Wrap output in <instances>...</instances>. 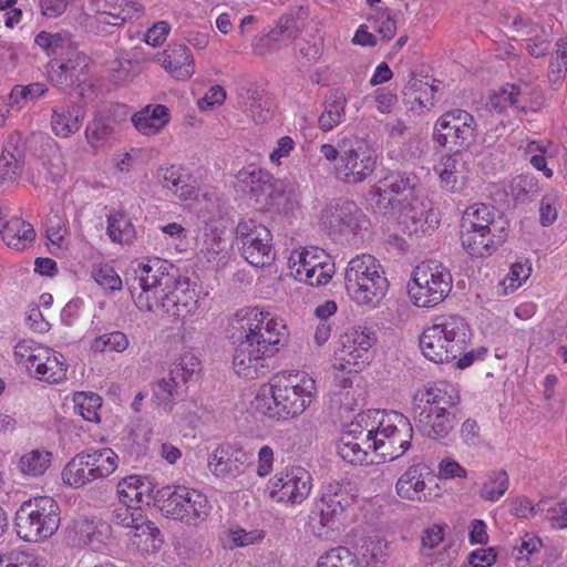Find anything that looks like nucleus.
Masks as SVG:
<instances>
[{"instance_id": "obj_3", "label": "nucleus", "mask_w": 567, "mask_h": 567, "mask_svg": "<svg viewBox=\"0 0 567 567\" xmlns=\"http://www.w3.org/2000/svg\"><path fill=\"white\" fill-rule=\"evenodd\" d=\"M470 340V327L461 316L436 317L423 330L420 349L423 355L435 363H447L460 357Z\"/></svg>"}, {"instance_id": "obj_15", "label": "nucleus", "mask_w": 567, "mask_h": 567, "mask_svg": "<svg viewBox=\"0 0 567 567\" xmlns=\"http://www.w3.org/2000/svg\"><path fill=\"white\" fill-rule=\"evenodd\" d=\"M315 391L316 382L306 372L290 373L275 384L277 403L282 415L292 417L300 415L309 406Z\"/></svg>"}, {"instance_id": "obj_62", "label": "nucleus", "mask_w": 567, "mask_h": 567, "mask_svg": "<svg viewBox=\"0 0 567 567\" xmlns=\"http://www.w3.org/2000/svg\"><path fill=\"white\" fill-rule=\"evenodd\" d=\"M461 437L468 446H478L483 442L480 426L475 420L467 419L463 422Z\"/></svg>"}, {"instance_id": "obj_35", "label": "nucleus", "mask_w": 567, "mask_h": 567, "mask_svg": "<svg viewBox=\"0 0 567 567\" xmlns=\"http://www.w3.org/2000/svg\"><path fill=\"white\" fill-rule=\"evenodd\" d=\"M421 401L425 402L426 408L444 406L447 410L460 402V394L453 384L443 381L426 388L421 393Z\"/></svg>"}, {"instance_id": "obj_1", "label": "nucleus", "mask_w": 567, "mask_h": 567, "mask_svg": "<svg viewBox=\"0 0 567 567\" xmlns=\"http://www.w3.org/2000/svg\"><path fill=\"white\" fill-rule=\"evenodd\" d=\"M135 306L142 311H162L174 319H186L198 307L197 293L178 268L161 258L138 262L125 278Z\"/></svg>"}, {"instance_id": "obj_10", "label": "nucleus", "mask_w": 567, "mask_h": 567, "mask_svg": "<svg viewBox=\"0 0 567 567\" xmlns=\"http://www.w3.org/2000/svg\"><path fill=\"white\" fill-rule=\"evenodd\" d=\"M451 271L441 262H421L412 272L409 296L416 307L432 308L440 305L452 290Z\"/></svg>"}, {"instance_id": "obj_50", "label": "nucleus", "mask_w": 567, "mask_h": 567, "mask_svg": "<svg viewBox=\"0 0 567 567\" xmlns=\"http://www.w3.org/2000/svg\"><path fill=\"white\" fill-rule=\"evenodd\" d=\"M91 275L95 282L104 289L115 291L122 288V279L114 268L109 265L94 267Z\"/></svg>"}, {"instance_id": "obj_61", "label": "nucleus", "mask_w": 567, "mask_h": 567, "mask_svg": "<svg viewBox=\"0 0 567 567\" xmlns=\"http://www.w3.org/2000/svg\"><path fill=\"white\" fill-rule=\"evenodd\" d=\"M375 22H379L378 25H374L375 31L384 39L390 40L394 37L396 31V21L391 17L389 9L380 11Z\"/></svg>"}, {"instance_id": "obj_36", "label": "nucleus", "mask_w": 567, "mask_h": 567, "mask_svg": "<svg viewBox=\"0 0 567 567\" xmlns=\"http://www.w3.org/2000/svg\"><path fill=\"white\" fill-rule=\"evenodd\" d=\"M24 154L18 147L11 152L4 148L0 156V192L11 186L22 174Z\"/></svg>"}, {"instance_id": "obj_39", "label": "nucleus", "mask_w": 567, "mask_h": 567, "mask_svg": "<svg viewBox=\"0 0 567 567\" xmlns=\"http://www.w3.org/2000/svg\"><path fill=\"white\" fill-rule=\"evenodd\" d=\"M52 453L44 450H32L24 453L19 461V470L25 476L38 477L51 465Z\"/></svg>"}, {"instance_id": "obj_13", "label": "nucleus", "mask_w": 567, "mask_h": 567, "mask_svg": "<svg viewBox=\"0 0 567 567\" xmlns=\"http://www.w3.org/2000/svg\"><path fill=\"white\" fill-rule=\"evenodd\" d=\"M289 266L299 281L313 287L327 285L334 274L331 256L318 247H308L292 252Z\"/></svg>"}, {"instance_id": "obj_48", "label": "nucleus", "mask_w": 567, "mask_h": 567, "mask_svg": "<svg viewBox=\"0 0 567 567\" xmlns=\"http://www.w3.org/2000/svg\"><path fill=\"white\" fill-rule=\"evenodd\" d=\"M319 567H358L355 556L347 547H336L320 557Z\"/></svg>"}, {"instance_id": "obj_58", "label": "nucleus", "mask_w": 567, "mask_h": 567, "mask_svg": "<svg viewBox=\"0 0 567 567\" xmlns=\"http://www.w3.org/2000/svg\"><path fill=\"white\" fill-rule=\"evenodd\" d=\"M171 31V25L166 21L154 23L145 33V42L152 47L163 44Z\"/></svg>"}, {"instance_id": "obj_43", "label": "nucleus", "mask_w": 567, "mask_h": 567, "mask_svg": "<svg viewBox=\"0 0 567 567\" xmlns=\"http://www.w3.org/2000/svg\"><path fill=\"white\" fill-rule=\"evenodd\" d=\"M252 406L256 411L269 417H281L282 412L277 403V394L275 393V384L262 386L256 394Z\"/></svg>"}, {"instance_id": "obj_7", "label": "nucleus", "mask_w": 567, "mask_h": 567, "mask_svg": "<svg viewBox=\"0 0 567 567\" xmlns=\"http://www.w3.org/2000/svg\"><path fill=\"white\" fill-rule=\"evenodd\" d=\"M60 507L50 496L23 502L14 517L17 535L24 542H41L51 537L60 526Z\"/></svg>"}, {"instance_id": "obj_31", "label": "nucleus", "mask_w": 567, "mask_h": 567, "mask_svg": "<svg viewBox=\"0 0 567 567\" xmlns=\"http://www.w3.org/2000/svg\"><path fill=\"white\" fill-rule=\"evenodd\" d=\"M169 121L168 109L165 105H148L132 116L135 128L144 135H154Z\"/></svg>"}, {"instance_id": "obj_27", "label": "nucleus", "mask_w": 567, "mask_h": 567, "mask_svg": "<svg viewBox=\"0 0 567 567\" xmlns=\"http://www.w3.org/2000/svg\"><path fill=\"white\" fill-rule=\"evenodd\" d=\"M434 172L439 175L440 185L444 190L461 192L466 181L463 153L456 151L442 156Z\"/></svg>"}, {"instance_id": "obj_56", "label": "nucleus", "mask_w": 567, "mask_h": 567, "mask_svg": "<svg viewBox=\"0 0 567 567\" xmlns=\"http://www.w3.org/2000/svg\"><path fill=\"white\" fill-rule=\"evenodd\" d=\"M423 85L427 86V83H424L422 80L417 79L414 73H412L403 90L404 101L411 104L417 103L420 107H424L425 103L422 94L420 93Z\"/></svg>"}, {"instance_id": "obj_53", "label": "nucleus", "mask_w": 567, "mask_h": 567, "mask_svg": "<svg viewBox=\"0 0 567 567\" xmlns=\"http://www.w3.org/2000/svg\"><path fill=\"white\" fill-rule=\"evenodd\" d=\"M228 536L234 547H245L262 540L265 532L261 529L246 530L240 526H235L229 529Z\"/></svg>"}, {"instance_id": "obj_55", "label": "nucleus", "mask_w": 567, "mask_h": 567, "mask_svg": "<svg viewBox=\"0 0 567 567\" xmlns=\"http://www.w3.org/2000/svg\"><path fill=\"white\" fill-rule=\"evenodd\" d=\"M286 35L281 33L277 28L270 30L267 34L259 38V40L252 45L254 52L258 55H264L268 51H275L279 49V43L285 42Z\"/></svg>"}, {"instance_id": "obj_2", "label": "nucleus", "mask_w": 567, "mask_h": 567, "mask_svg": "<svg viewBox=\"0 0 567 567\" xmlns=\"http://www.w3.org/2000/svg\"><path fill=\"white\" fill-rule=\"evenodd\" d=\"M286 337V324L270 312L256 307L239 310L229 323L235 372L250 380L265 377L270 371V359Z\"/></svg>"}, {"instance_id": "obj_60", "label": "nucleus", "mask_w": 567, "mask_h": 567, "mask_svg": "<svg viewBox=\"0 0 567 567\" xmlns=\"http://www.w3.org/2000/svg\"><path fill=\"white\" fill-rule=\"evenodd\" d=\"M47 238L54 245H60L66 235V227L62 218L58 215L49 217L47 223Z\"/></svg>"}, {"instance_id": "obj_28", "label": "nucleus", "mask_w": 567, "mask_h": 567, "mask_svg": "<svg viewBox=\"0 0 567 567\" xmlns=\"http://www.w3.org/2000/svg\"><path fill=\"white\" fill-rule=\"evenodd\" d=\"M32 373L39 380L50 383H60L66 377V363L64 357L50 348L38 351V360L34 361Z\"/></svg>"}, {"instance_id": "obj_49", "label": "nucleus", "mask_w": 567, "mask_h": 567, "mask_svg": "<svg viewBox=\"0 0 567 567\" xmlns=\"http://www.w3.org/2000/svg\"><path fill=\"white\" fill-rule=\"evenodd\" d=\"M40 344L34 343L32 340H22L14 347L16 362L25 367L32 373L34 361L38 360V351L44 349Z\"/></svg>"}, {"instance_id": "obj_57", "label": "nucleus", "mask_w": 567, "mask_h": 567, "mask_svg": "<svg viewBox=\"0 0 567 567\" xmlns=\"http://www.w3.org/2000/svg\"><path fill=\"white\" fill-rule=\"evenodd\" d=\"M49 76L56 85H72L78 80V76H74L65 69V63L63 61H55L51 63Z\"/></svg>"}, {"instance_id": "obj_63", "label": "nucleus", "mask_w": 567, "mask_h": 567, "mask_svg": "<svg viewBox=\"0 0 567 567\" xmlns=\"http://www.w3.org/2000/svg\"><path fill=\"white\" fill-rule=\"evenodd\" d=\"M495 548H478L468 555V563L473 567H489L496 561Z\"/></svg>"}, {"instance_id": "obj_21", "label": "nucleus", "mask_w": 567, "mask_h": 567, "mask_svg": "<svg viewBox=\"0 0 567 567\" xmlns=\"http://www.w3.org/2000/svg\"><path fill=\"white\" fill-rule=\"evenodd\" d=\"M248 454L239 446L230 443L218 445L208 457L210 472L221 478L236 477L243 472Z\"/></svg>"}, {"instance_id": "obj_23", "label": "nucleus", "mask_w": 567, "mask_h": 567, "mask_svg": "<svg viewBox=\"0 0 567 567\" xmlns=\"http://www.w3.org/2000/svg\"><path fill=\"white\" fill-rule=\"evenodd\" d=\"M419 432L426 437L439 440L449 435L454 426V414L444 406H423L416 419Z\"/></svg>"}, {"instance_id": "obj_47", "label": "nucleus", "mask_w": 567, "mask_h": 567, "mask_svg": "<svg viewBox=\"0 0 567 567\" xmlns=\"http://www.w3.org/2000/svg\"><path fill=\"white\" fill-rule=\"evenodd\" d=\"M130 344L128 338L122 331L104 333L93 339L91 350L94 352L115 351L123 352Z\"/></svg>"}, {"instance_id": "obj_54", "label": "nucleus", "mask_w": 567, "mask_h": 567, "mask_svg": "<svg viewBox=\"0 0 567 567\" xmlns=\"http://www.w3.org/2000/svg\"><path fill=\"white\" fill-rule=\"evenodd\" d=\"M141 475H130L124 477L117 484V493L125 503H141V492H138V483Z\"/></svg>"}, {"instance_id": "obj_45", "label": "nucleus", "mask_w": 567, "mask_h": 567, "mask_svg": "<svg viewBox=\"0 0 567 567\" xmlns=\"http://www.w3.org/2000/svg\"><path fill=\"white\" fill-rule=\"evenodd\" d=\"M134 534L131 538L133 544H136L140 546V544L143 542L148 546L150 545L153 548H156V542L162 543V540L158 538L161 535L159 529L154 525V523L147 520L141 513H137V518L135 525H133Z\"/></svg>"}, {"instance_id": "obj_64", "label": "nucleus", "mask_w": 567, "mask_h": 567, "mask_svg": "<svg viewBox=\"0 0 567 567\" xmlns=\"http://www.w3.org/2000/svg\"><path fill=\"white\" fill-rule=\"evenodd\" d=\"M547 518L554 528H567V501L556 503L548 508Z\"/></svg>"}, {"instance_id": "obj_26", "label": "nucleus", "mask_w": 567, "mask_h": 567, "mask_svg": "<svg viewBox=\"0 0 567 567\" xmlns=\"http://www.w3.org/2000/svg\"><path fill=\"white\" fill-rule=\"evenodd\" d=\"M85 118V110L80 104L70 102L52 109L51 130L61 138H68L78 133Z\"/></svg>"}, {"instance_id": "obj_17", "label": "nucleus", "mask_w": 567, "mask_h": 567, "mask_svg": "<svg viewBox=\"0 0 567 567\" xmlns=\"http://www.w3.org/2000/svg\"><path fill=\"white\" fill-rule=\"evenodd\" d=\"M200 370V362L193 353H184L173 364L167 378H163L153 388L154 398L159 405L172 409L174 400L179 396V389L194 380Z\"/></svg>"}, {"instance_id": "obj_24", "label": "nucleus", "mask_w": 567, "mask_h": 567, "mask_svg": "<svg viewBox=\"0 0 567 567\" xmlns=\"http://www.w3.org/2000/svg\"><path fill=\"white\" fill-rule=\"evenodd\" d=\"M498 225L499 231L508 233L507 221L498 214L495 207L486 204H474L466 208L461 219V227L472 229V231H493Z\"/></svg>"}, {"instance_id": "obj_29", "label": "nucleus", "mask_w": 567, "mask_h": 567, "mask_svg": "<svg viewBox=\"0 0 567 567\" xmlns=\"http://www.w3.org/2000/svg\"><path fill=\"white\" fill-rule=\"evenodd\" d=\"M157 61L178 80L188 79L194 73L193 56L185 44L169 45L157 54Z\"/></svg>"}, {"instance_id": "obj_4", "label": "nucleus", "mask_w": 567, "mask_h": 567, "mask_svg": "<svg viewBox=\"0 0 567 567\" xmlns=\"http://www.w3.org/2000/svg\"><path fill=\"white\" fill-rule=\"evenodd\" d=\"M348 295L359 305L375 307L385 296L389 281L379 261L363 254L352 258L344 274Z\"/></svg>"}, {"instance_id": "obj_6", "label": "nucleus", "mask_w": 567, "mask_h": 567, "mask_svg": "<svg viewBox=\"0 0 567 567\" xmlns=\"http://www.w3.org/2000/svg\"><path fill=\"white\" fill-rule=\"evenodd\" d=\"M378 427L368 430L365 444L382 458L394 461L410 447L413 439V426L410 420L398 411H375Z\"/></svg>"}, {"instance_id": "obj_25", "label": "nucleus", "mask_w": 567, "mask_h": 567, "mask_svg": "<svg viewBox=\"0 0 567 567\" xmlns=\"http://www.w3.org/2000/svg\"><path fill=\"white\" fill-rule=\"evenodd\" d=\"M431 468L424 463L411 465L398 480L396 493L401 498L422 501L426 498L424 492L426 481H432Z\"/></svg>"}, {"instance_id": "obj_37", "label": "nucleus", "mask_w": 567, "mask_h": 567, "mask_svg": "<svg viewBox=\"0 0 567 567\" xmlns=\"http://www.w3.org/2000/svg\"><path fill=\"white\" fill-rule=\"evenodd\" d=\"M106 234L113 243L131 245L135 239V228L124 212H113L107 216Z\"/></svg>"}, {"instance_id": "obj_8", "label": "nucleus", "mask_w": 567, "mask_h": 567, "mask_svg": "<svg viewBox=\"0 0 567 567\" xmlns=\"http://www.w3.org/2000/svg\"><path fill=\"white\" fill-rule=\"evenodd\" d=\"M154 502L166 517L198 526L210 512L207 497L185 486H164L156 489Z\"/></svg>"}, {"instance_id": "obj_52", "label": "nucleus", "mask_w": 567, "mask_h": 567, "mask_svg": "<svg viewBox=\"0 0 567 567\" xmlns=\"http://www.w3.org/2000/svg\"><path fill=\"white\" fill-rule=\"evenodd\" d=\"M143 11V6L137 0H115L113 10L110 16L114 20L125 22L128 20L137 19Z\"/></svg>"}, {"instance_id": "obj_51", "label": "nucleus", "mask_w": 567, "mask_h": 567, "mask_svg": "<svg viewBox=\"0 0 567 567\" xmlns=\"http://www.w3.org/2000/svg\"><path fill=\"white\" fill-rule=\"evenodd\" d=\"M246 106L255 121L265 122L269 117L268 101L257 89L247 90Z\"/></svg>"}, {"instance_id": "obj_5", "label": "nucleus", "mask_w": 567, "mask_h": 567, "mask_svg": "<svg viewBox=\"0 0 567 567\" xmlns=\"http://www.w3.org/2000/svg\"><path fill=\"white\" fill-rule=\"evenodd\" d=\"M421 178L414 169L402 167L389 171L379 181V186L369 192V206L380 215H395L398 209L408 207L416 196Z\"/></svg>"}, {"instance_id": "obj_33", "label": "nucleus", "mask_w": 567, "mask_h": 567, "mask_svg": "<svg viewBox=\"0 0 567 567\" xmlns=\"http://www.w3.org/2000/svg\"><path fill=\"white\" fill-rule=\"evenodd\" d=\"M240 175L248 193L255 196L257 200L260 197L276 199L274 193L278 189V185H284V182L275 181L272 175L259 168L243 172Z\"/></svg>"}, {"instance_id": "obj_11", "label": "nucleus", "mask_w": 567, "mask_h": 567, "mask_svg": "<svg viewBox=\"0 0 567 567\" xmlns=\"http://www.w3.org/2000/svg\"><path fill=\"white\" fill-rule=\"evenodd\" d=\"M477 140V123L464 110L446 112L437 118L433 128L434 143L451 153L468 150Z\"/></svg>"}, {"instance_id": "obj_22", "label": "nucleus", "mask_w": 567, "mask_h": 567, "mask_svg": "<svg viewBox=\"0 0 567 567\" xmlns=\"http://www.w3.org/2000/svg\"><path fill=\"white\" fill-rule=\"evenodd\" d=\"M507 236L508 233L499 231L498 225L489 234L461 227L462 247L473 257L491 256L506 241Z\"/></svg>"}, {"instance_id": "obj_18", "label": "nucleus", "mask_w": 567, "mask_h": 567, "mask_svg": "<svg viewBox=\"0 0 567 567\" xmlns=\"http://www.w3.org/2000/svg\"><path fill=\"white\" fill-rule=\"evenodd\" d=\"M270 497L278 502L300 504L311 491V476L302 467H290L269 481Z\"/></svg>"}, {"instance_id": "obj_16", "label": "nucleus", "mask_w": 567, "mask_h": 567, "mask_svg": "<svg viewBox=\"0 0 567 567\" xmlns=\"http://www.w3.org/2000/svg\"><path fill=\"white\" fill-rule=\"evenodd\" d=\"M377 338L370 328H352L340 337L339 348L336 351L340 368L348 372H358L369 363L370 349Z\"/></svg>"}, {"instance_id": "obj_46", "label": "nucleus", "mask_w": 567, "mask_h": 567, "mask_svg": "<svg viewBox=\"0 0 567 567\" xmlns=\"http://www.w3.org/2000/svg\"><path fill=\"white\" fill-rule=\"evenodd\" d=\"M363 214L358 205L352 200H343L336 208L333 214L334 221L338 226L355 230L361 226Z\"/></svg>"}, {"instance_id": "obj_44", "label": "nucleus", "mask_w": 567, "mask_h": 567, "mask_svg": "<svg viewBox=\"0 0 567 567\" xmlns=\"http://www.w3.org/2000/svg\"><path fill=\"white\" fill-rule=\"evenodd\" d=\"M48 91V87L39 82L28 85H14L8 96V106L22 107L23 104L35 101Z\"/></svg>"}, {"instance_id": "obj_42", "label": "nucleus", "mask_w": 567, "mask_h": 567, "mask_svg": "<svg viewBox=\"0 0 567 567\" xmlns=\"http://www.w3.org/2000/svg\"><path fill=\"white\" fill-rule=\"evenodd\" d=\"M508 486L509 480L505 470L492 471L480 489V496L483 499L496 502L506 493Z\"/></svg>"}, {"instance_id": "obj_12", "label": "nucleus", "mask_w": 567, "mask_h": 567, "mask_svg": "<svg viewBox=\"0 0 567 567\" xmlns=\"http://www.w3.org/2000/svg\"><path fill=\"white\" fill-rule=\"evenodd\" d=\"M342 159L336 165L337 177L348 184L362 183L377 167L375 151L358 136L339 140Z\"/></svg>"}, {"instance_id": "obj_19", "label": "nucleus", "mask_w": 567, "mask_h": 567, "mask_svg": "<svg viewBox=\"0 0 567 567\" xmlns=\"http://www.w3.org/2000/svg\"><path fill=\"white\" fill-rule=\"evenodd\" d=\"M130 113L127 105L118 103L97 111L84 132L87 144L97 148L107 143L113 138L121 124L127 122Z\"/></svg>"}, {"instance_id": "obj_20", "label": "nucleus", "mask_w": 567, "mask_h": 567, "mask_svg": "<svg viewBox=\"0 0 567 567\" xmlns=\"http://www.w3.org/2000/svg\"><path fill=\"white\" fill-rule=\"evenodd\" d=\"M342 501L337 493H326L315 503L309 523L318 536H327V529H334L346 509Z\"/></svg>"}, {"instance_id": "obj_30", "label": "nucleus", "mask_w": 567, "mask_h": 567, "mask_svg": "<svg viewBox=\"0 0 567 567\" xmlns=\"http://www.w3.org/2000/svg\"><path fill=\"white\" fill-rule=\"evenodd\" d=\"M348 100L340 89L330 90L322 102L323 111L318 124L323 132H328L346 120V106Z\"/></svg>"}, {"instance_id": "obj_38", "label": "nucleus", "mask_w": 567, "mask_h": 567, "mask_svg": "<svg viewBox=\"0 0 567 567\" xmlns=\"http://www.w3.org/2000/svg\"><path fill=\"white\" fill-rule=\"evenodd\" d=\"M370 449L365 444V436H352L346 433L341 436L338 445V454L348 463L364 464L368 461V451Z\"/></svg>"}, {"instance_id": "obj_41", "label": "nucleus", "mask_w": 567, "mask_h": 567, "mask_svg": "<svg viewBox=\"0 0 567 567\" xmlns=\"http://www.w3.org/2000/svg\"><path fill=\"white\" fill-rule=\"evenodd\" d=\"M74 410L85 421L99 423V410L102 406V398L94 392H76L73 398Z\"/></svg>"}, {"instance_id": "obj_32", "label": "nucleus", "mask_w": 567, "mask_h": 567, "mask_svg": "<svg viewBox=\"0 0 567 567\" xmlns=\"http://www.w3.org/2000/svg\"><path fill=\"white\" fill-rule=\"evenodd\" d=\"M157 176L162 186L171 190L182 200H190L197 197L196 186L189 182V176L181 174L179 169L172 166L159 168Z\"/></svg>"}, {"instance_id": "obj_14", "label": "nucleus", "mask_w": 567, "mask_h": 567, "mask_svg": "<svg viewBox=\"0 0 567 567\" xmlns=\"http://www.w3.org/2000/svg\"><path fill=\"white\" fill-rule=\"evenodd\" d=\"M236 234L241 243V255L250 265L264 267L275 259L272 235L262 224L254 219L241 220L237 225Z\"/></svg>"}, {"instance_id": "obj_40", "label": "nucleus", "mask_w": 567, "mask_h": 567, "mask_svg": "<svg viewBox=\"0 0 567 567\" xmlns=\"http://www.w3.org/2000/svg\"><path fill=\"white\" fill-rule=\"evenodd\" d=\"M34 42L47 50L49 54L64 55L74 48L72 35L69 32L51 33L41 31L37 34Z\"/></svg>"}, {"instance_id": "obj_9", "label": "nucleus", "mask_w": 567, "mask_h": 567, "mask_svg": "<svg viewBox=\"0 0 567 567\" xmlns=\"http://www.w3.org/2000/svg\"><path fill=\"white\" fill-rule=\"evenodd\" d=\"M118 465L117 454L109 447L89 449L73 456L61 472L62 482L80 488L96 480L109 477Z\"/></svg>"}, {"instance_id": "obj_34", "label": "nucleus", "mask_w": 567, "mask_h": 567, "mask_svg": "<svg viewBox=\"0 0 567 567\" xmlns=\"http://www.w3.org/2000/svg\"><path fill=\"white\" fill-rule=\"evenodd\" d=\"M1 236L8 247L23 250L35 239V231L30 223L19 217H12L6 225Z\"/></svg>"}, {"instance_id": "obj_59", "label": "nucleus", "mask_w": 567, "mask_h": 567, "mask_svg": "<svg viewBox=\"0 0 567 567\" xmlns=\"http://www.w3.org/2000/svg\"><path fill=\"white\" fill-rule=\"evenodd\" d=\"M137 513L140 509H132L131 505L121 506L114 509L112 523L115 526L133 528L136 523Z\"/></svg>"}]
</instances>
